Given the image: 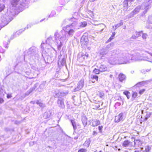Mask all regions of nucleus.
Returning <instances> with one entry per match:
<instances>
[{"mask_svg": "<svg viewBox=\"0 0 152 152\" xmlns=\"http://www.w3.org/2000/svg\"><path fill=\"white\" fill-rule=\"evenodd\" d=\"M20 31H17V32H15V34H14L13 36H14L15 35H16V34H18V33L20 32Z\"/></svg>", "mask_w": 152, "mask_h": 152, "instance_id": "864d4df0", "label": "nucleus"}, {"mask_svg": "<svg viewBox=\"0 0 152 152\" xmlns=\"http://www.w3.org/2000/svg\"><path fill=\"white\" fill-rule=\"evenodd\" d=\"M35 143V142H30V144L34 145V144Z\"/></svg>", "mask_w": 152, "mask_h": 152, "instance_id": "13d9d810", "label": "nucleus"}, {"mask_svg": "<svg viewBox=\"0 0 152 152\" xmlns=\"http://www.w3.org/2000/svg\"><path fill=\"white\" fill-rule=\"evenodd\" d=\"M100 72V71L99 70V69H98L95 68L93 70V72L95 74H98Z\"/></svg>", "mask_w": 152, "mask_h": 152, "instance_id": "c756f323", "label": "nucleus"}, {"mask_svg": "<svg viewBox=\"0 0 152 152\" xmlns=\"http://www.w3.org/2000/svg\"><path fill=\"white\" fill-rule=\"evenodd\" d=\"M91 78L92 79H95L97 81L98 80V77L96 75H91Z\"/></svg>", "mask_w": 152, "mask_h": 152, "instance_id": "2f4dec72", "label": "nucleus"}, {"mask_svg": "<svg viewBox=\"0 0 152 152\" xmlns=\"http://www.w3.org/2000/svg\"><path fill=\"white\" fill-rule=\"evenodd\" d=\"M134 145L136 146H139L140 145L142 144V142L139 140H135L134 141Z\"/></svg>", "mask_w": 152, "mask_h": 152, "instance_id": "6ab92c4d", "label": "nucleus"}, {"mask_svg": "<svg viewBox=\"0 0 152 152\" xmlns=\"http://www.w3.org/2000/svg\"><path fill=\"white\" fill-rule=\"evenodd\" d=\"M86 149L82 148L79 150L78 152H86Z\"/></svg>", "mask_w": 152, "mask_h": 152, "instance_id": "ea45409f", "label": "nucleus"}, {"mask_svg": "<svg viewBox=\"0 0 152 152\" xmlns=\"http://www.w3.org/2000/svg\"><path fill=\"white\" fill-rule=\"evenodd\" d=\"M42 44H43V43H42V44H41V46H42Z\"/></svg>", "mask_w": 152, "mask_h": 152, "instance_id": "338daca9", "label": "nucleus"}, {"mask_svg": "<svg viewBox=\"0 0 152 152\" xmlns=\"http://www.w3.org/2000/svg\"><path fill=\"white\" fill-rule=\"evenodd\" d=\"M77 23L74 22L70 25H67L64 28V30L62 31H64L65 33V37L68 39L69 37H72L74 34L75 29L77 28Z\"/></svg>", "mask_w": 152, "mask_h": 152, "instance_id": "39448f33", "label": "nucleus"}, {"mask_svg": "<svg viewBox=\"0 0 152 152\" xmlns=\"http://www.w3.org/2000/svg\"><path fill=\"white\" fill-rule=\"evenodd\" d=\"M131 1L130 0H127L126 1H124V6L127 7L128 6L129 2H130Z\"/></svg>", "mask_w": 152, "mask_h": 152, "instance_id": "c85d7f7f", "label": "nucleus"}, {"mask_svg": "<svg viewBox=\"0 0 152 152\" xmlns=\"http://www.w3.org/2000/svg\"><path fill=\"white\" fill-rule=\"evenodd\" d=\"M85 43L84 44H87V41H85Z\"/></svg>", "mask_w": 152, "mask_h": 152, "instance_id": "052dcab7", "label": "nucleus"}, {"mask_svg": "<svg viewBox=\"0 0 152 152\" xmlns=\"http://www.w3.org/2000/svg\"><path fill=\"white\" fill-rule=\"evenodd\" d=\"M34 89H30V92H29L28 94H29L30 93H31V92H32L33 90H34Z\"/></svg>", "mask_w": 152, "mask_h": 152, "instance_id": "4d7b16f0", "label": "nucleus"}, {"mask_svg": "<svg viewBox=\"0 0 152 152\" xmlns=\"http://www.w3.org/2000/svg\"><path fill=\"white\" fill-rule=\"evenodd\" d=\"M19 0H12L11 4L12 6L7 10V13L4 15L0 18V26L2 28L7 24L8 23L13 19V17L15 15L16 8H22L24 7L27 4V1H25L22 3H20Z\"/></svg>", "mask_w": 152, "mask_h": 152, "instance_id": "f257e3e1", "label": "nucleus"}, {"mask_svg": "<svg viewBox=\"0 0 152 152\" xmlns=\"http://www.w3.org/2000/svg\"><path fill=\"white\" fill-rule=\"evenodd\" d=\"M135 34L137 37L141 35L142 34V31H136L135 32Z\"/></svg>", "mask_w": 152, "mask_h": 152, "instance_id": "473e14b6", "label": "nucleus"}, {"mask_svg": "<svg viewBox=\"0 0 152 152\" xmlns=\"http://www.w3.org/2000/svg\"><path fill=\"white\" fill-rule=\"evenodd\" d=\"M4 102V100L1 98H0V104L3 103Z\"/></svg>", "mask_w": 152, "mask_h": 152, "instance_id": "3c124183", "label": "nucleus"}, {"mask_svg": "<svg viewBox=\"0 0 152 152\" xmlns=\"http://www.w3.org/2000/svg\"><path fill=\"white\" fill-rule=\"evenodd\" d=\"M98 94H99V97L101 98H103L104 94L103 91H99L98 92Z\"/></svg>", "mask_w": 152, "mask_h": 152, "instance_id": "bb28decb", "label": "nucleus"}, {"mask_svg": "<svg viewBox=\"0 0 152 152\" xmlns=\"http://www.w3.org/2000/svg\"><path fill=\"white\" fill-rule=\"evenodd\" d=\"M137 37L136 36H135V35H133L132 36L131 38L133 39H135Z\"/></svg>", "mask_w": 152, "mask_h": 152, "instance_id": "a18cd8bd", "label": "nucleus"}, {"mask_svg": "<svg viewBox=\"0 0 152 152\" xmlns=\"http://www.w3.org/2000/svg\"><path fill=\"white\" fill-rule=\"evenodd\" d=\"M35 49L34 48H31L28 49L27 52L28 54H34L35 51Z\"/></svg>", "mask_w": 152, "mask_h": 152, "instance_id": "f3484780", "label": "nucleus"}, {"mask_svg": "<svg viewBox=\"0 0 152 152\" xmlns=\"http://www.w3.org/2000/svg\"><path fill=\"white\" fill-rule=\"evenodd\" d=\"M98 27L99 28L98 29V30H97V31H99V30L101 28V30L100 31H102L104 28L106 26L103 24H101L99 25H98Z\"/></svg>", "mask_w": 152, "mask_h": 152, "instance_id": "4be33fe9", "label": "nucleus"}, {"mask_svg": "<svg viewBox=\"0 0 152 152\" xmlns=\"http://www.w3.org/2000/svg\"><path fill=\"white\" fill-rule=\"evenodd\" d=\"M51 114V112L50 111H46L42 115L43 118L45 119L49 118L50 117Z\"/></svg>", "mask_w": 152, "mask_h": 152, "instance_id": "f8f14e48", "label": "nucleus"}, {"mask_svg": "<svg viewBox=\"0 0 152 152\" xmlns=\"http://www.w3.org/2000/svg\"><path fill=\"white\" fill-rule=\"evenodd\" d=\"M151 22L152 23V16L151 17Z\"/></svg>", "mask_w": 152, "mask_h": 152, "instance_id": "bf43d9fd", "label": "nucleus"}, {"mask_svg": "<svg viewBox=\"0 0 152 152\" xmlns=\"http://www.w3.org/2000/svg\"><path fill=\"white\" fill-rule=\"evenodd\" d=\"M130 143V142L129 140H125L123 142L122 145L124 147H126L129 145Z\"/></svg>", "mask_w": 152, "mask_h": 152, "instance_id": "b1692460", "label": "nucleus"}, {"mask_svg": "<svg viewBox=\"0 0 152 152\" xmlns=\"http://www.w3.org/2000/svg\"><path fill=\"white\" fill-rule=\"evenodd\" d=\"M60 3L62 5H65L66 4V2L64 0H60Z\"/></svg>", "mask_w": 152, "mask_h": 152, "instance_id": "4c0bfd02", "label": "nucleus"}, {"mask_svg": "<svg viewBox=\"0 0 152 152\" xmlns=\"http://www.w3.org/2000/svg\"><path fill=\"white\" fill-rule=\"evenodd\" d=\"M115 105L116 106H119L121 105V103L120 102H117L115 103Z\"/></svg>", "mask_w": 152, "mask_h": 152, "instance_id": "de8ad7c7", "label": "nucleus"}, {"mask_svg": "<svg viewBox=\"0 0 152 152\" xmlns=\"http://www.w3.org/2000/svg\"><path fill=\"white\" fill-rule=\"evenodd\" d=\"M91 141L89 140H86L84 144V145L87 147H88Z\"/></svg>", "mask_w": 152, "mask_h": 152, "instance_id": "cd10ccee", "label": "nucleus"}, {"mask_svg": "<svg viewBox=\"0 0 152 152\" xmlns=\"http://www.w3.org/2000/svg\"><path fill=\"white\" fill-rule=\"evenodd\" d=\"M131 1H134V0H130Z\"/></svg>", "mask_w": 152, "mask_h": 152, "instance_id": "69168bd1", "label": "nucleus"}, {"mask_svg": "<svg viewBox=\"0 0 152 152\" xmlns=\"http://www.w3.org/2000/svg\"><path fill=\"white\" fill-rule=\"evenodd\" d=\"M150 70V69H147L146 70H142L141 71V72L144 74H145L146 73V72H148Z\"/></svg>", "mask_w": 152, "mask_h": 152, "instance_id": "79ce46f5", "label": "nucleus"}, {"mask_svg": "<svg viewBox=\"0 0 152 152\" xmlns=\"http://www.w3.org/2000/svg\"><path fill=\"white\" fill-rule=\"evenodd\" d=\"M142 37L143 39H146L147 38V35L146 34H143L142 33Z\"/></svg>", "mask_w": 152, "mask_h": 152, "instance_id": "a19ab883", "label": "nucleus"}, {"mask_svg": "<svg viewBox=\"0 0 152 152\" xmlns=\"http://www.w3.org/2000/svg\"><path fill=\"white\" fill-rule=\"evenodd\" d=\"M84 38L83 37V36L81 39V42H83V41H84Z\"/></svg>", "mask_w": 152, "mask_h": 152, "instance_id": "603ef678", "label": "nucleus"}, {"mask_svg": "<svg viewBox=\"0 0 152 152\" xmlns=\"http://www.w3.org/2000/svg\"><path fill=\"white\" fill-rule=\"evenodd\" d=\"M82 121L84 126L85 127L87 124V119L86 118H82Z\"/></svg>", "mask_w": 152, "mask_h": 152, "instance_id": "393cba45", "label": "nucleus"}, {"mask_svg": "<svg viewBox=\"0 0 152 152\" xmlns=\"http://www.w3.org/2000/svg\"><path fill=\"white\" fill-rule=\"evenodd\" d=\"M117 55L116 56H114L113 58L109 60V62L112 64H123L129 63L131 62V58L129 56V54L126 51L123 52L121 55H119V57L116 58L117 56L118 52H117Z\"/></svg>", "mask_w": 152, "mask_h": 152, "instance_id": "7ed1b4c3", "label": "nucleus"}, {"mask_svg": "<svg viewBox=\"0 0 152 152\" xmlns=\"http://www.w3.org/2000/svg\"><path fill=\"white\" fill-rule=\"evenodd\" d=\"M71 123L73 126L74 130H76L77 129V126L76 125V123L75 119L70 120Z\"/></svg>", "mask_w": 152, "mask_h": 152, "instance_id": "aec40b11", "label": "nucleus"}, {"mask_svg": "<svg viewBox=\"0 0 152 152\" xmlns=\"http://www.w3.org/2000/svg\"><path fill=\"white\" fill-rule=\"evenodd\" d=\"M123 93L126 96L128 99H129V98L130 94L129 92L128 91H124Z\"/></svg>", "mask_w": 152, "mask_h": 152, "instance_id": "a878e982", "label": "nucleus"}, {"mask_svg": "<svg viewBox=\"0 0 152 152\" xmlns=\"http://www.w3.org/2000/svg\"><path fill=\"white\" fill-rule=\"evenodd\" d=\"M88 56V53L84 54L82 52L79 53L77 56V61L79 62H82L85 59H87Z\"/></svg>", "mask_w": 152, "mask_h": 152, "instance_id": "0eeeda50", "label": "nucleus"}, {"mask_svg": "<svg viewBox=\"0 0 152 152\" xmlns=\"http://www.w3.org/2000/svg\"><path fill=\"white\" fill-rule=\"evenodd\" d=\"M97 132L95 131H94L93 133V135H96L97 134Z\"/></svg>", "mask_w": 152, "mask_h": 152, "instance_id": "8fccbe9b", "label": "nucleus"}, {"mask_svg": "<svg viewBox=\"0 0 152 152\" xmlns=\"http://www.w3.org/2000/svg\"><path fill=\"white\" fill-rule=\"evenodd\" d=\"M151 56V58H148L147 57L144 56L143 54H140L138 53H136V56L137 57H134V56H132L131 58V62L137 61L145 60L151 62L152 61V53H149L147 52Z\"/></svg>", "mask_w": 152, "mask_h": 152, "instance_id": "423d86ee", "label": "nucleus"}, {"mask_svg": "<svg viewBox=\"0 0 152 152\" xmlns=\"http://www.w3.org/2000/svg\"><path fill=\"white\" fill-rule=\"evenodd\" d=\"M57 104L59 107L61 108H64L65 105L64 99L61 98H59L57 100Z\"/></svg>", "mask_w": 152, "mask_h": 152, "instance_id": "1a4fd4ad", "label": "nucleus"}, {"mask_svg": "<svg viewBox=\"0 0 152 152\" xmlns=\"http://www.w3.org/2000/svg\"><path fill=\"white\" fill-rule=\"evenodd\" d=\"M36 100L34 101H31L30 102L31 103H32L33 104H34L36 103Z\"/></svg>", "mask_w": 152, "mask_h": 152, "instance_id": "5fc2aeb1", "label": "nucleus"}, {"mask_svg": "<svg viewBox=\"0 0 152 152\" xmlns=\"http://www.w3.org/2000/svg\"><path fill=\"white\" fill-rule=\"evenodd\" d=\"M4 87L1 86L0 87V96L2 97L4 96L5 94V91L3 89Z\"/></svg>", "mask_w": 152, "mask_h": 152, "instance_id": "dca6fc26", "label": "nucleus"}, {"mask_svg": "<svg viewBox=\"0 0 152 152\" xmlns=\"http://www.w3.org/2000/svg\"><path fill=\"white\" fill-rule=\"evenodd\" d=\"M99 70L101 72H102L107 71V68L104 65H101L99 67Z\"/></svg>", "mask_w": 152, "mask_h": 152, "instance_id": "2eb2a0df", "label": "nucleus"}, {"mask_svg": "<svg viewBox=\"0 0 152 152\" xmlns=\"http://www.w3.org/2000/svg\"><path fill=\"white\" fill-rule=\"evenodd\" d=\"M137 95V94L136 92H134L133 93L132 95V99L135 98Z\"/></svg>", "mask_w": 152, "mask_h": 152, "instance_id": "58836bf2", "label": "nucleus"}, {"mask_svg": "<svg viewBox=\"0 0 152 152\" xmlns=\"http://www.w3.org/2000/svg\"><path fill=\"white\" fill-rule=\"evenodd\" d=\"M145 89H142V90H140L139 92V93L140 94H142L143 92L145 91Z\"/></svg>", "mask_w": 152, "mask_h": 152, "instance_id": "c03bdc74", "label": "nucleus"}, {"mask_svg": "<svg viewBox=\"0 0 152 152\" xmlns=\"http://www.w3.org/2000/svg\"><path fill=\"white\" fill-rule=\"evenodd\" d=\"M126 26H125V27H124V28L125 29L126 28Z\"/></svg>", "mask_w": 152, "mask_h": 152, "instance_id": "e2e57ef3", "label": "nucleus"}, {"mask_svg": "<svg viewBox=\"0 0 152 152\" xmlns=\"http://www.w3.org/2000/svg\"><path fill=\"white\" fill-rule=\"evenodd\" d=\"M141 8V7L140 6L137 7L132 12L130 13V15H131L129 17V18H131L132 16H133L134 15L138 13L140 10Z\"/></svg>", "mask_w": 152, "mask_h": 152, "instance_id": "9b49d317", "label": "nucleus"}, {"mask_svg": "<svg viewBox=\"0 0 152 152\" xmlns=\"http://www.w3.org/2000/svg\"><path fill=\"white\" fill-rule=\"evenodd\" d=\"M134 52V51H132L131 52V54H129V56L130 58H131V57L132 56H134V57H137V56H136V53L134 54L133 52Z\"/></svg>", "mask_w": 152, "mask_h": 152, "instance_id": "f704fd0d", "label": "nucleus"}, {"mask_svg": "<svg viewBox=\"0 0 152 152\" xmlns=\"http://www.w3.org/2000/svg\"><path fill=\"white\" fill-rule=\"evenodd\" d=\"M124 114L123 113H121L115 116V121L116 122H118L121 121H123L124 120Z\"/></svg>", "mask_w": 152, "mask_h": 152, "instance_id": "6e6552de", "label": "nucleus"}, {"mask_svg": "<svg viewBox=\"0 0 152 152\" xmlns=\"http://www.w3.org/2000/svg\"><path fill=\"white\" fill-rule=\"evenodd\" d=\"M4 5L0 3V12L2 11L4 9Z\"/></svg>", "mask_w": 152, "mask_h": 152, "instance_id": "7c9ffc66", "label": "nucleus"}, {"mask_svg": "<svg viewBox=\"0 0 152 152\" xmlns=\"http://www.w3.org/2000/svg\"><path fill=\"white\" fill-rule=\"evenodd\" d=\"M84 84V80H81L78 83V86L77 87L75 88V91H78L81 89L83 86Z\"/></svg>", "mask_w": 152, "mask_h": 152, "instance_id": "9d476101", "label": "nucleus"}, {"mask_svg": "<svg viewBox=\"0 0 152 152\" xmlns=\"http://www.w3.org/2000/svg\"><path fill=\"white\" fill-rule=\"evenodd\" d=\"M118 78L120 82H123L126 80V77L122 73H120L118 76Z\"/></svg>", "mask_w": 152, "mask_h": 152, "instance_id": "ddd939ff", "label": "nucleus"}, {"mask_svg": "<svg viewBox=\"0 0 152 152\" xmlns=\"http://www.w3.org/2000/svg\"><path fill=\"white\" fill-rule=\"evenodd\" d=\"M56 14V12L54 11H52L50 15L49 16L51 17H53Z\"/></svg>", "mask_w": 152, "mask_h": 152, "instance_id": "e433bc0d", "label": "nucleus"}, {"mask_svg": "<svg viewBox=\"0 0 152 152\" xmlns=\"http://www.w3.org/2000/svg\"><path fill=\"white\" fill-rule=\"evenodd\" d=\"M151 146L150 145H147L145 147V150L144 151L145 152H150L151 149Z\"/></svg>", "mask_w": 152, "mask_h": 152, "instance_id": "412c9836", "label": "nucleus"}, {"mask_svg": "<svg viewBox=\"0 0 152 152\" xmlns=\"http://www.w3.org/2000/svg\"><path fill=\"white\" fill-rule=\"evenodd\" d=\"M65 33L63 31H61L59 32H56L53 37L51 36L48 38L46 40V43L50 45L54 42L57 45L58 49L60 50L63 43L67 40V38L65 37Z\"/></svg>", "mask_w": 152, "mask_h": 152, "instance_id": "f03ea898", "label": "nucleus"}, {"mask_svg": "<svg viewBox=\"0 0 152 152\" xmlns=\"http://www.w3.org/2000/svg\"><path fill=\"white\" fill-rule=\"evenodd\" d=\"M102 128H103V126H99V127H98L99 129L100 132L101 131Z\"/></svg>", "mask_w": 152, "mask_h": 152, "instance_id": "49530a36", "label": "nucleus"}, {"mask_svg": "<svg viewBox=\"0 0 152 152\" xmlns=\"http://www.w3.org/2000/svg\"><path fill=\"white\" fill-rule=\"evenodd\" d=\"M149 9V6H147L145 7V10H146V11L148 9Z\"/></svg>", "mask_w": 152, "mask_h": 152, "instance_id": "6e6d98bb", "label": "nucleus"}, {"mask_svg": "<svg viewBox=\"0 0 152 152\" xmlns=\"http://www.w3.org/2000/svg\"><path fill=\"white\" fill-rule=\"evenodd\" d=\"M12 97L11 95L7 94V97L8 99Z\"/></svg>", "mask_w": 152, "mask_h": 152, "instance_id": "09e8293b", "label": "nucleus"}, {"mask_svg": "<svg viewBox=\"0 0 152 152\" xmlns=\"http://www.w3.org/2000/svg\"><path fill=\"white\" fill-rule=\"evenodd\" d=\"M43 20H40V22L42 21Z\"/></svg>", "mask_w": 152, "mask_h": 152, "instance_id": "774afa93", "label": "nucleus"}, {"mask_svg": "<svg viewBox=\"0 0 152 152\" xmlns=\"http://www.w3.org/2000/svg\"><path fill=\"white\" fill-rule=\"evenodd\" d=\"M36 103L42 108H44L45 106V104L43 103L42 102L38 100H36Z\"/></svg>", "mask_w": 152, "mask_h": 152, "instance_id": "a211bd4d", "label": "nucleus"}, {"mask_svg": "<svg viewBox=\"0 0 152 152\" xmlns=\"http://www.w3.org/2000/svg\"><path fill=\"white\" fill-rule=\"evenodd\" d=\"M100 121L99 120L93 119L92 121L91 126H96L100 124Z\"/></svg>", "mask_w": 152, "mask_h": 152, "instance_id": "4468645a", "label": "nucleus"}, {"mask_svg": "<svg viewBox=\"0 0 152 152\" xmlns=\"http://www.w3.org/2000/svg\"><path fill=\"white\" fill-rule=\"evenodd\" d=\"M143 84V82H140L138 83L136 85L137 87H139L140 85H142Z\"/></svg>", "mask_w": 152, "mask_h": 152, "instance_id": "37998d69", "label": "nucleus"}, {"mask_svg": "<svg viewBox=\"0 0 152 152\" xmlns=\"http://www.w3.org/2000/svg\"><path fill=\"white\" fill-rule=\"evenodd\" d=\"M113 44L111 43L108 45L106 47L101 50L100 53V58L103 61L110 60V59L113 58L114 56H116L117 51L115 50L112 51H108V50L111 47Z\"/></svg>", "mask_w": 152, "mask_h": 152, "instance_id": "20e7f679", "label": "nucleus"}, {"mask_svg": "<svg viewBox=\"0 0 152 152\" xmlns=\"http://www.w3.org/2000/svg\"><path fill=\"white\" fill-rule=\"evenodd\" d=\"M87 25V23L86 22H84L81 23L80 24V26L81 27H85Z\"/></svg>", "mask_w": 152, "mask_h": 152, "instance_id": "c9c22d12", "label": "nucleus"}, {"mask_svg": "<svg viewBox=\"0 0 152 152\" xmlns=\"http://www.w3.org/2000/svg\"><path fill=\"white\" fill-rule=\"evenodd\" d=\"M92 83H94L95 82V81H93V80H92Z\"/></svg>", "mask_w": 152, "mask_h": 152, "instance_id": "0e129e2a", "label": "nucleus"}, {"mask_svg": "<svg viewBox=\"0 0 152 152\" xmlns=\"http://www.w3.org/2000/svg\"><path fill=\"white\" fill-rule=\"evenodd\" d=\"M115 35V32L113 33L112 35L110 38L108 40L109 42L111 41L112 39L114 38V37Z\"/></svg>", "mask_w": 152, "mask_h": 152, "instance_id": "72a5a7b5", "label": "nucleus"}, {"mask_svg": "<svg viewBox=\"0 0 152 152\" xmlns=\"http://www.w3.org/2000/svg\"><path fill=\"white\" fill-rule=\"evenodd\" d=\"M64 63H65V60H64V59H63V62H64Z\"/></svg>", "mask_w": 152, "mask_h": 152, "instance_id": "680f3d73", "label": "nucleus"}, {"mask_svg": "<svg viewBox=\"0 0 152 152\" xmlns=\"http://www.w3.org/2000/svg\"><path fill=\"white\" fill-rule=\"evenodd\" d=\"M123 21L122 20H121L119 23L116 24L115 25V30L118 28L123 25Z\"/></svg>", "mask_w": 152, "mask_h": 152, "instance_id": "5701e85b", "label": "nucleus"}]
</instances>
